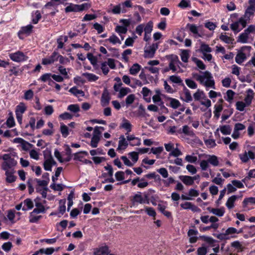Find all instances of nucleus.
Segmentation results:
<instances>
[{"instance_id":"nucleus-52","label":"nucleus","mask_w":255,"mask_h":255,"mask_svg":"<svg viewBox=\"0 0 255 255\" xmlns=\"http://www.w3.org/2000/svg\"><path fill=\"white\" fill-rule=\"evenodd\" d=\"M186 85L191 89H196L197 88L196 83L193 80L187 79L185 80Z\"/></svg>"},{"instance_id":"nucleus-35","label":"nucleus","mask_w":255,"mask_h":255,"mask_svg":"<svg viewBox=\"0 0 255 255\" xmlns=\"http://www.w3.org/2000/svg\"><path fill=\"white\" fill-rule=\"evenodd\" d=\"M36 214L33 213V211L31 212L29 216V222L30 223H36L42 217L40 215L36 216Z\"/></svg>"},{"instance_id":"nucleus-54","label":"nucleus","mask_w":255,"mask_h":255,"mask_svg":"<svg viewBox=\"0 0 255 255\" xmlns=\"http://www.w3.org/2000/svg\"><path fill=\"white\" fill-rule=\"evenodd\" d=\"M87 57L92 65H94L97 63V59L92 53H88Z\"/></svg>"},{"instance_id":"nucleus-61","label":"nucleus","mask_w":255,"mask_h":255,"mask_svg":"<svg viewBox=\"0 0 255 255\" xmlns=\"http://www.w3.org/2000/svg\"><path fill=\"white\" fill-rule=\"evenodd\" d=\"M246 106V104L243 102H237L236 103L237 109L240 111H243Z\"/></svg>"},{"instance_id":"nucleus-32","label":"nucleus","mask_w":255,"mask_h":255,"mask_svg":"<svg viewBox=\"0 0 255 255\" xmlns=\"http://www.w3.org/2000/svg\"><path fill=\"white\" fill-rule=\"evenodd\" d=\"M220 39L227 44H232L234 41L233 38L223 34L220 36Z\"/></svg>"},{"instance_id":"nucleus-48","label":"nucleus","mask_w":255,"mask_h":255,"mask_svg":"<svg viewBox=\"0 0 255 255\" xmlns=\"http://www.w3.org/2000/svg\"><path fill=\"white\" fill-rule=\"evenodd\" d=\"M169 80L173 83L180 84L182 83V80L179 76H171L169 77Z\"/></svg>"},{"instance_id":"nucleus-51","label":"nucleus","mask_w":255,"mask_h":255,"mask_svg":"<svg viewBox=\"0 0 255 255\" xmlns=\"http://www.w3.org/2000/svg\"><path fill=\"white\" fill-rule=\"evenodd\" d=\"M44 168L46 171H51L52 166L49 158L46 159L43 163Z\"/></svg>"},{"instance_id":"nucleus-11","label":"nucleus","mask_w":255,"mask_h":255,"mask_svg":"<svg viewBox=\"0 0 255 255\" xmlns=\"http://www.w3.org/2000/svg\"><path fill=\"white\" fill-rule=\"evenodd\" d=\"M181 207L184 209H190L194 212H198L200 209L191 202H185L180 205Z\"/></svg>"},{"instance_id":"nucleus-30","label":"nucleus","mask_w":255,"mask_h":255,"mask_svg":"<svg viewBox=\"0 0 255 255\" xmlns=\"http://www.w3.org/2000/svg\"><path fill=\"white\" fill-rule=\"evenodd\" d=\"M181 59L184 62H187L189 57V51L188 50H182L180 54Z\"/></svg>"},{"instance_id":"nucleus-57","label":"nucleus","mask_w":255,"mask_h":255,"mask_svg":"<svg viewBox=\"0 0 255 255\" xmlns=\"http://www.w3.org/2000/svg\"><path fill=\"white\" fill-rule=\"evenodd\" d=\"M115 30L118 33L123 34L126 33L128 30L127 27L120 25L117 26Z\"/></svg>"},{"instance_id":"nucleus-4","label":"nucleus","mask_w":255,"mask_h":255,"mask_svg":"<svg viewBox=\"0 0 255 255\" xmlns=\"http://www.w3.org/2000/svg\"><path fill=\"white\" fill-rule=\"evenodd\" d=\"M9 58L13 61L21 62L28 59V57L22 52L18 51L9 54Z\"/></svg>"},{"instance_id":"nucleus-55","label":"nucleus","mask_w":255,"mask_h":255,"mask_svg":"<svg viewBox=\"0 0 255 255\" xmlns=\"http://www.w3.org/2000/svg\"><path fill=\"white\" fill-rule=\"evenodd\" d=\"M12 247V245L11 243L8 242L4 243L2 245L1 248H2V250H3L6 252H8L11 250Z\"/></svg>"},{"instance_id":"nucleus-16","label":"nucleus","mask_w":255,"mask_h":255,"mask_svg":"<svg viewBox=\"0 0 255 255\" xmlns=\"http://www.w3.org/2000/svg\"><path fill=\"white\" fill-rule=\"evenodd\" d=\"M35 208L33 210V213L36 214H39L45 212V209L44 206L39 202H38L35 200Z\"/></svg>"},{"instance_id":"nucleus-8","label":"nucleus","mask_w":255,"mask_h":255,"mask_svg":"<svg viewBox=\"0 0 255 255\" xmlns=\"http://www.w3.org/2000/svg\"><path fill=\"white\" fill-rule=\"evenodd\" d=\"M93 254L94 255H114L113 254L109 255V250L107 247L94 249Z\"/></svg>"},{"instance_id":"nucleus-21","label":"nucleus","mask_w":255,"mask_h":255,"mask_svg":"<svg viewBox=\"0 0 255 255\" xmlns=\"http://www.w3.org/2000/svg\"><path fill=\"white\" fill-rule=\"evenodd\" d=\"M180 179L186 185H192L194 184L193 179L190 176H181Z\"/></svg>"},{"instance_id":"nucleus-49","label":"nucleus","mask_w":255,"mask_h":255,"mask_svg":"<svg viewBox=\"0 0 255 255\" xmlns=\"http://www.w3.org/2000/svg\"><path fill=\"white\" fill-rule=\"evenodd\" d=\"M252 178H255V169L251 170L249 172L248 176L243 179L242 181L245 182V181L249 180Z\"/></svg>"},{"instance_id":"nucleus-50","label":"nucleus","mask_w":255,"mask_h":255,"mask_svg":"<svg viewBox=\"0 0 255 255\" xmlns=\"http://www.w3.org/2000/svg\"><path fill=\"white\" fill-rule=\"evenodd\" d=\"M128 155L131 158L132 161L133 162V164L135 163L138 159V153L136 152L133 151L129 152Z\"/></svg>"},{"instance_id":"nucleus-64","label":"nucleus","mask_w":255,"mask_h":255,"mask_svg":"<svg viewBox=\"0 0 255 255\" xmlns=\"http://www.w3.org/2000/svg\"><path fill=\"white\" fill-rule=\"evenodd\" d=\"M249 203L255 204V197H250L244 199L243 204L245 205H247Z\"/></svg>"},{"instance_id":"nucleus-22","label":"nucleus","mask_w":255,"mask_h":255,"mask_svg":"<svg viewBox=\"0 0 255 255\" xmlns=\"http://www.w3.org/2000/svg\"><path fill=\"white\" fill-rule=\"evenodd\" d=\"M237 199V196L233 195L228 199L226 205L228 209H231L234 207V203Z\"/></svg>"},{"instance_id":"nucleus-36","label":"nucleus","mask_w":255,"mask_h":255,"mask_svg":"<svg viewBox=\"0 0 255 255\" xmlns=\"http://www.w3.org/2000/svg\"><path fill=\"white\" fill-rule=\"evenodd\" d=\"M200 51L204 54L206 53V52H211L212 51V49L208 45L205 43H202L200 48Z\"/></svg>"},{"instance_id":"nucleus-45","label":"nucleus","mask_w":255,"mask_h":255,"mask_svg":"<svg viewBox=\"0 0 255 255\" xmlns=\"http://www.w3.org/2000/svg\"><path fill=\"white\" fill-rule=\"evenodd\" d=\"M60 131L63 136L65 137H67L69 134L68 127L64 124L61 125Z\"/></svg>"},{"instance_id":"nucleus-5","label":"nucleus","mask_w":255,"mask_h":255,"mask_svg":"<svg viewBox=\"0 0 255 255\" xmlns=\"http://www.w3.org/2000/svg\"><path fill=\"white\" fill-rule=\"evenodd\" d=\"M87 5V3H83L81 5L70 3L65 9L66 12L72 11L78 12L83 10Z\"/></svg>"},{"instance_id":"nucleus-2","label":"nucleus","mask_w":255,"mask_h":255,"mask_svg":"<svg viewBox=\"0 0 255 255\" xmlns=\"http://www.w3.org/2000/svg\"><path fill=\"white\" fill-rule=\"evenodd\" d=\"M4 162L2 163L1 168L3 170H9L14 169L13 167L16 165L17 161L12 157L10 154H4L2 156Z\"/></svg>"},{"instance_id":"nucleus-62","label":"nucleus","mask_w":255,"mask_h":255,"mask_svg":"<svg viewBox=\"0 0 255 255\" xmlns=\"http://www.w3.org/2000/svg\"><path fill=\"white\" fill-rule=\"evenodd\" d=\"M115 177L118 181H122L125 178V173L123 171H118L116 173Z\"/></svg>"},{"instance_id":"nucleus-28","label":"nucleus","mask_w":255,"mask_h":255,"mask_svg":"<svg viewBox=\"0 0 255 255\" xmlns=\"http://www.w3.org/2000/svg\"><path fill=\"white\" fill-rule=\"evenodd\" d=\"M209 163L211 164L214 166H218L219 164V161L218 158L215 155H210L209 158L207 159Z\"/></svg>"},{"instance_id":"nucleus-9","label":"nucleus","mask_w":255,"mask_h":255,"mask_svg":"<svg viewBox=\"0 0 255 255\" xmlns=\"http://www.w3.org/2000/svg\"><path fill=\"white\" fill-rule=\"evenodd\" d=\"M241 160L243 162H247L249 160V158L254 159L255 154L251 151H249L248 152H245L243 154H241L239 155Z\"/></svg>"},{"instance_id":"nucleus-43","label":"nucleus","mask_w":255,"mask_h":255,"mask_svg":"<svg viewBox=\"0 0 255 255\" xmlns=\"http://www.w3.org/2000/svg\"><path fill=\"white\" fill-rule=\"evenodd\" d=\"M170 101V105L173 109H177L180 106L179 101L175 99L171 98Z\"/></svg>"},{"instance_id":"nucleus-40","label":"nucleus","mask_w":255,"mask_h":255,"mask_svg":"<svg viewBox=\"0 0 255 255\" xmlns=\"http://www.w3.org/2000/svg\"><path fill=\"white\" fill-rule=\"evenodd\" d=\"M130 89L128 88H121L118 97L122 98L128 94L130 92Z\"/></svg>"},{"instance_id":"nucleus-39","label":"nucleus","mask_w":255,"mask_h":255,"mask_svg":"<svg viewBox=\"0 0 255 255\" xmlns=\"http://www.w3.org/2000/svg\"><path fill=\"white\" fill-rule=\"evenodd\" d=\"M9 115V117L6 120V124L8 127L11 128L15 125V122L12 113H10Z\"/></svg>"},{"instance_id":"nucleus-25","label":"nucleus","mask_w":255,"mask_h":255,"mask_svg":"<svg viewBox=\"0 0 255 255\" xmlns=\"http://www.w3.org/2000/svg\"><path fill=\"white\" fill-rule=\"evenodd\" d=\"M221 132L224 135L230 134L232 128L229 125H224L220 127Z\"/></svg>"},{"instance_id":"nucleus-20","label":"nucleus","mask_w":255,"mask_h":255,"mask_svg":"<svg viewBox=\"0 0 255 255\" xmlns=\"http://www.w3.org/2000/svg\"><path fill=\"white\" fill-rule=\"evenodd\" d=\"M186 27L189 28L192 33L195 35V37H197V36L201 37V35L198 33V27L195 24L188 23Z\"/></svg>"},{"instance_id":"nucleus-31","label":"nucleus","mask_w":255,"mask_h":255,"mask_svg":"<svg viewBox=\"0 0 255 255\" xmlns=\"http://www.w3.org/2000/svg\"><path fill=\"white\" fill-rule=\"evenodd\" d=\"M121 127L126 129L128 132H130L131 130V125L127 120L124 119L123 123L121 126Z\"/></svg>"},{"instance_id":"nucleus-24","label":"nucleus","mask_w":255,"mask_h":255,"mask_svg":"<svg viewBox=\"0 0 255 255\" xmlns=\"http://www.w3.org/2000/svg\"><path fill=\"white\" fill-rule=\"evenodd\" d=\"M141 69V66L137 63L134 64L129 69V73L135 75L137 74Z\"/></svg>"},{"instance_id":"nucleus-18","label":"nucleus","mask_w":255,"mask_h":255,"mask_svg":"<svg viewBox=\"0 0 255 255\" xmlns=\"http://www.w3.org/2000/svg\"><path fill=\"white\" fill-rule=\"evenodd\" d=\"M119 138L120 140L119 141L118 149L121 150L125 149L128 145V143L126 141V138L124 135H121Z\"/></svg>"},{"instance_id":"nucleus-42","label":"nucleus","mask_w":255,"mask_h":255,"mask_svg":"<svg viewBox=\"0 0 255 255\" xmlns=\"http://www.w3.org/2000/svg\"><path fill=\"white\" fill-rule=\"evenodd\" d=\"M220 174H218L217 177H216L212 180V182L217 185L222 186L225 180L220 177Z\"/></svg>"},{"instance_id":"nucleus-58","label":"nucleus","mask_w":255,"mask_h":255,"mask_svg":"<svg viewBox=\"0 0 255 255\" xmlns=\"http://www.w3.org/2000/svg\"><path fill=\"white\" fill-rule=\"evenodd\" d=\"M33 97V92L31 90L26 91L24 93V98L26 100L31 99Z\"/></svg>"},{"instance_id":"nucleus-14","label":"nucleus","mask_w":255,"mask_h":255,"mask_svg":"<svg viewBox=\"0 0 255 255\" xmlns=\"http://www.w3.org/2000/svg\"><path fill=\"white\" fill-rule=\"evenodd\" d=\"M198 234V231L190 229L188 232V235L190 237L189 242L191 243H194L196 242L197 240V237L196 236Z\"/></svg>"},{"instance_id":"nucleus-29","label":"nucleus","mask_w":255,"mask_h":255,"mask_svg":"<svg viewBox=\"0 0 255 255\" xmlns=\"http://www.w3.org/2000/svg\"><path fill=\"white\" fill-rule=\"evenodd\" d=\"M248 38L249 35L244 31L243 33L239 35L238 41L243 43H246L248 42Z\"/></svg>"},{"instance_id":"nucleus-37","label":"nucleus","mask_w":255,"mask_h":255,"mask_svg":"<svg viewBox=\"0 0 255 255\" xmlns=\"http://www.w3.org/2000/svg\"><path fill=\"white\" fill-rule=\"evenodd\" d=\"M69 92L74 95L77 96L80 95L82 96H84V93L83 91L78 90L76 87H73L69 90Z\"/></svg>"},{"instance_id":"nucleus-19","label":"nucleus","mask_w":255,"mask_h":255,"mask_svg":"<svg viewBox=\"0 0 255 255\" xmlns=\"http://www.w3.org/2000/svg\"><path fill=\"white\" fill-rule=\"evenodd\" d=\"M23 204H24V206L22 208L23 211L31 209L33 207V202L30 199H26L24 200L23 202Z\"/></svg>"},{"instance_id":"nucleus-23","label":"nucleus","mask_w":255,"mask_h":255,"mask_svg":"<svg viewBox=\"0 0 255 255\" xmlns=\"http://www.w3.org/2000/svg\"><path fill=\"white\" fill-rule=\"evenodd\" d=\"M33 28V26L32 25H28L26 26H23L21 28V30L18 32L19 35L20 34H29L31 31L32 29Z\"/></svg>"},{"instance_id":"nucleus-6","label":"nucleus","mask_w":255,"mask_h":255,"mask_svg":"<svg viewBox=\"0 0 255 255\" xmlns=\"http://www.w3.org/2000/svg\"><path fill=\"white\" fill-rule=\"evenodd\" d=\"M158 48L157 43H153L144 50V57L146 58L153 57L155 51Z\"/></svg>"},{"instance_id":"nucleus-1","label":"nucleus","mask_w":255,"mask_h":255,"mask_svg":"<svg viewBox=\"0 0 255 255\" xmlns=\"http://www.w3.org/2000/svg\"><path fill=\"white\" fill-rule=\"evenodd\" d=\"M193 77L198 81L201 84L204 85L206 87H211L215 89V82L212 80V77L209 71L203 72L202 75H199L197 73L193 75Z\"/></svg>"},{"instance_id":"nucleus-33","label":"nucleus","mask_w":255,"mask_h":255,"mask_svg":"<svg viewBox=\"0 0 255 255\" xmlns=\"http://www.w3.org/2000/svg\"><path fill=\"white\" fill-rule=\"evenodd\" d=\"M184 93L185 97L184 100V101L187 103L191 102L192 100V97L191 95L190 91L186 87L184 88Z\"/></svg>"},{"instance_id":"nucleus-46","label":"nucleus","mask_w":255,"mask_h":255,"mask_svg":"<svg viewBox=\"0 0 255 255\" xmlns=\"http://www.w3.org/2000/svg\"><path fill=\"white\" fill-rule=\"evenodd\" d=\"M152 27L153 23L151 21H149L144 28V32L146 34H150L152 30Z\"/></svg>"},{"instance_id":"nucleus-15","label":"nucleus","mask_w":255,"mask_h":255,"mask_svg":"<svg viewBox=\"0 0 255 255\" xmlns=\"http://www.w3.org/2000/svg\"><path fill=\"white\" fill-rule=\"evenodd\" d=\"M207 210L213 214L218 216L219 217H222L224 215L225 211L224 208H211V207H208Z\"/></svg>"},{"instance_id":"nucleus-13","label":"nucleus","mask_w":255,"mask_h":255,"mask_svg":"<svg viewBox=\"0 0 255 255\" xmlns=\"http://www.w3.org/2000/svg\"><path fill=\"white\" fill-rule=\"evenodd\" d=\"M5 171V175L6 176V181L8 183L13 182L16 177L13 175L14 173V169H9V170H4Z\"/></svg>"},{"instance_id":"nucleus-60","label":"nucleus","mask_w":255,"mask_h":255,"mask_svg":"<svg viewBox=\"0 0 255 255\" xmlns=\"http://www.w3.org/2000/svg\"><path fill=\"white\" fill-rule=\"evenodd\" d=\"M205 143L206 145L210 148L215 147L216 145L215 141L212 139H209L205 140Z\"/></svg>"},{"instance_id":"nucleus-17","label":"nucleus","mask_w":255,"mask_h":255,"mask_svg":"<svg viewBox=\"0 0 255 255\" xmlns=\"http://www.w3.org/2000/svg\"><path fill=\"white\" fill-rule=\"evenodd\" d=\"M179 133H183L186 135H188L191 137H193L195 135V133L193 131V130L190 129V128L187 126H184L182 128V131L181 129L178 130Z\"/></svg>"},{"instance_id":"nucleus-53","label":"nucleus","mask_w":255,"mask_h":255,"mask_svg":"<svg viewBox=\"0 0 255 255\" xmlns=\"http://www.w3.org/2000/svg\"><path fill=\"white\" fill-rule=\"evenodd\" d=\"M181 155V151L177 148L175 149L174 148L169 154V156H173L174 157H178Z\"/></svg>"},{"instance_id":"nucleus-7","label":"nucleus","mask_w":255,"mask_h":255,"mask_svg":"<svg viewBox=\"0 0 255 255\" xmlns=\"http://www.w3.org/2000/svg\"><path fill=\"white\" fill-rule=\"evenodd\" d=\"M111 100L110 93L107 88H105L102 93L101 104L102 106L106 107L109 104Z\"/></svg>"},{"instance_id":"nucleus-12","label":"nucleus","mask_w":255,"mask_h":255,"mask_svg":"<svg viewBox=\"0 0 255 255\" xmlns=\"http://www.w3.org/2000/svg\"><path fill=\"white\" fill-rule=\"evenodd\" d=\"M132 202V206L135 205L136 203L140 204H143L145 203V200L143 198L141 195L139 194H136L131 200Z\"/></svg>"},{"instance_id":"nucleus-34","label":"nucleus","mask_w":255,"mask_h":255,"mask_svg":"<svg viewBox=\"0 0 255 255\" xmlns=\"http://www.w3.org/2000/svg\"><path fill=\"white\" fill-rule=\"evenodd\" d=\"M83 76L86 77L89 81H95L98 79V76L92 73H85L83 74Z\"/></svg>"},{"instance_id":"nucleus-47","label":"nucleus","mask_w":255,"mask_h":255,"mask_svg":"<svg viewBox=\"0 0 255 255\" xmlns=\"http://www.w3.org/2000/svg\"><path fill=\"white\" fill-rule=\"evenodd\" d=\"M193 61L196 64L197 66L199 68L202 70H204L206 68V66L203 62L196 58L193 59Z\"/></svg>"},{"instance_id":"nucleus-26","label":"nucleus","mask_w":255,"mask_h":255,"mask_svg":"<svg viewBox=\"0 0 255 255\" xmlns=\"http://www.w3.org/2000/svg\"><path fill=\"white\" fill-rule=\"evenodd\" d=\"M193 97L195 100L199 101L201 99H204L205 95L202 91L198 89L197 91L194 94Z\"/></svg>"},{"instance_id":"nucleus-41","label":"nucleus","mask_w":255,"mask_h":255,"mask_svg":"<svg viewBox=\"0 0 255 255\" xmlns=\"http://www.w3.org/2000/svg\"><path fill=\"white\" fill-rule=\"evenodd\" d=\"M106 40L109 41L110 42L112 43L113 44H115L117 43H121V41L120 39L114 34L112 35L111 36L109 37V38Z\"/></svg>"},{"instance_id":"nucleus-27","label":"nucleus","mask_w":255,"mask_h":255,"mask_svg":"<svg viewBox=\"0 0 255 255\" xmlns=\"http://www.w3.org/2000/svg\"><path fill=\"white\" fill-rule=\"evenodd\" d=\"M26 107L25 104L23 103H20V104L17 106L15 114H19L20 115H22L26 110Z\"/></svg>"},{"instance_id":"nucleus-63","label":"nucleus","mask_w":255,"mask_h":255,"mask_svg":"<svg viewBox=\"0 0 255 255\" xmlns=\"http://www.w3.org/2000/svg\"><path fill=\"white\" fill-rule=\"evenodd\" d=\"M22 149L25 151L28 150L33 147V145L27 141L24 140L21 145Z\"/></svg>"},{"instance_id":"nucleus-44","label":"nucleus","mask_w":255,"mask_h":255,"mask_svg":"<svg viewBox=\"0 0 255 255\" xmlns=\"http://www.w3.org/2000/svg\"><path fill=\"white\" fill-rule=\"evenodd\" d=\"M100 137H97L96 135H93L91 141V145L92 147L95 148L98 146V143L99 142Z\"/></svg>"},{"instance_id":"nucleus-56","label":"nucleus","mask_w":255,"mask_h":255,"mask_svg":"<svg viewBox=\"0 0 255 255\" xmlns=\"http://www.w3.org/2000/svg\"><path fill=\"white\" fill-rule=\"evenodd\" d=\"M145 212L150 216L155 217L156 212L155 210L151 207H146L145 208Z\"/></svg>"},{"instance_id":"nucleus-10","label":"nucleus","mask_w":255,"mask_h":255,"mask_svg":"<svg viewBox=\"0 0 255 255\" xmlns=\"http://www.w3.org/2000/svg\"><path fill=\"white\" fill-rule=\"evenodd\" d=\"M244 48H242L241 51L238 52L235 57V61L239 64H241L247 58L246 54L243 52Z\"/></svg>"},{"instance_id":"nucleus-59","label":"nucleus","mask_w":255,"mask_h":255,"mask_svg":"<svg viewBox=\"0 0 255 255\" xmlns=\"http://www.w3.org/2000/svg\"><path fill=\"white\" fill-rule=\"evenodd\" d=\"M157 172L160 173L163 178H165L168 177V173L166 168L163 167L160 168L157 170Z\"/></svg>"},{"instance_id":"nucleus-3","label":"nucleus","mask_w":255,"mask_h":255,"mask_svg":"<svg viewBox=\"0 0 255 255\" xmlns=\"http://www.w3.org/2000/svg\"><path fill=\"white\" fill-rule=\"evenodd\" d=\"M249 6L247 7L244 14L245 18L250 20L255 12V0H249Z\"/></svg>"},{"instance_id":"nucleus-38","label":"nucleus","mask_w":255,"mask_h":255,"mask_svg":"<svg viewBox=\"0 0 255 255\" xmlns=\"http://www.w3.org/2000/svg\"><path fill=\"white\" fill-rule=\"evenodd\" d=\"M67 110L74 113H78L80 111L79 106L77 104H72L68 106Z\"/></svg>"}]
</instances>
